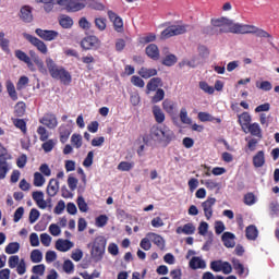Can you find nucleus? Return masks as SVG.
Returning <instances> with one entry per match:
<instances>
[{
	"mask_svg": "<svg viewBox=\"0 0 279 279\" xmlns=\"http://www.w3.org/2000/svg\"><path fill=\"white\" fill-rule=\"evenodd\" d=\"M210 23L218 34H255L257 38H271V35L255 25L234 23L227 17L211 19Z\"/></svg>",
	"mask_w": 279,
	"mask_h": 279,
	"instance_id": "nucleus-1",
	"label": "nucleus"
},
{
	"mask_svg": "<svg viewBox=\"0 0 279 279\" xmlns=\"http://www.w3.org/2000/svg\"><path fill=\"white\" fill-rule=\"evenodd\" d=\"M29 56L41 75H50L52 80H59V82H61V84L64 86H69L71 85V82H73L71 72L64 69V66L58 65V63H56L51 57L46 58L45 65V62L43 59H40L36 51L31 50Z\"/></svg>",
	"mask_w": 279,
	"mask_h": 279,
	"instance_id": "nucleus-2",
	"label": "nucleus"
},
{
	"mask_svg": "<svg viewBox=\"0 0 279 279\" xmlns=\"http://www.w3.org/2000/svg\"><path fill=\"white\" fill-rule=\"evenodd\" d=\"M150 136L151 138H155V141H165L166 143H171L173 140V131L169 130L167 126L160 128L158 125H154L150 129Z\"/></svg>",
	"mask_w": 279,
	"mask_h": 279,
	"instance_id": "nucleus-3",
	"label": "nucleus"
},
{
	"mask_svg": "<svg viewBox=\"0 0 279 279\" xmlns=\"http://www.w3.org/2000/svg\"><path fill=\"white\" fill-rule=\"evenodd\" d=\"M106 245L107 241L102 235H99L94 240L92 246V256L95 258V260H101V258H104V254H106Z\"/></svg>",
	"mask_w": 279,
	"mask_h": 279,
	"instance_id": "nucleus-4",
	"label": "nucleus"
},
{
	"mask_svg": "<svg viewBox=\"0 0 279 279\" xmlns=\"http://www.w3.org/2000/svg\"><path fill=\"white\" fill-rule=\"evenodd\" d=\"M189 25H171L161 32V38H171L173 36H180L186 34Z\"/></svg>",
	"mask_w": 279,
	"mask_h": 279,
	"instance_id": "nucleus-5",
	"label": "nucleus"
},
{
	"mask_svg": "<svg viewBox=\"0 0 279 279\" xmlns=\"http://www.w3.org/2000/svg\"><path fill=\"white\" fill-rule=\"evenodd\" d=\"M189 25H171L161 32V38H171L173 36H180L186 34Z\"/></svg>",
	"mask_w": 279,
	"mask_h": 279,
	"instance_id": "nucleus-6",
	"label": "nucleus"
},
{
	"mask_svg": "<svg viewBox=\"0 0 279 279\" xmlns=\"http://www.w3.org/2000/svg\"><path fill=\"white\" fill-rule=\"evenodd\" d=\"M57 3L62 5L66 12H80L86 8V4L80 0H57Z\"/></svg>",
	"mask_w": 279,
	"mask_h": 279,
	"instance_id": "nucleus-7",
	"label": "nucleus"
},
{
	"mask_svg": "<svg viewBox=\"0 0 279 279\" xmlns=\"http://www.w3.org/2000/svg\"><path fill=\"white\" fill-rule=\"evenodd\" d=\"M81 47L85 51H96V49H99V47H101V40H99L98 37L95 35H89L82 39Z\"/></svg>",
	"mask_w": 279,
	"mask_h": 279,
	"instance_id": "nucleus-8",
	"label": "nucleus"
},
{
	"mask_svg": "<svg viewBox=\"0 0 279 279\" xmlns=\"http://www.w3.org/2000/svg\"><path fill=\"white\" fill-rule=\"evenodd\" d=\"M24 38L33 45V47H36L37 50H39L40 53L44 56H47L49 49L47 48V44L45 41L40 40L38 37L29 35L27 33L24 34Z\"/></svg>",
	"mask_w": 279,
	"mask_h": 279,
	"instance_id": "nucleus-9",
	"label": "nucleus"
},
{
	"mask_svg": "<svg viewBox=\"0 0 279 279\" xmlns=\"http://www.w3.org/2000/svg\"><path fill=\"white\" fill-rule=\"evenodd\" d=\"M35 34H37V36L41 38V40H46V43H51V40H56V38L60 36L58 31H49L43 28H36Z\"/></svg>",
	"mask_w": 279,
	"mask_h": 279,
	"instance_id": "nucleus-10",
	"label": "nucleus"
},
{
	"mask_svg": "<svg viewBox=\"0 0 279 279\" xmlns=\"http://www.w3.org/2000/svg\"><path fill=\"white\" fill-rule=\"evenodd\" d=\"M107 14L109 16V20L113 24L114 32H118V34H123V19H121V16H119V14L113 11H108Z\"/></svg>",
	"mask_w": 279,
	"mask_h": 279,
	"instance_id": "nucleus-11",
	"label": "nucleus"
},
{
	"mask_svg": "<svg viewBox=\"0 0 279 279\" xmlns=\"http://www.w3.org/2000/svg\"><path fill=\"white\" fill-rule=\"evenodd\" d=\"M39 123L46 125L49 130H56L58 128V118L53 113H45Z\"/></svg>",
	"mask_w": 279,
	"mask_h": 279,
	"instance_id": "nucleus-12",
	"label": "nucleus"
},
{
	"mask_svg": "<svg viewBox=\"0 0 279 279\" xmlns=\"http://www.w3.org/2000/svg\"><path fill=\"white\" fill-rule=\"evenodd\" d=\"M215 204H217V198L215 197H208L205 202L202 203V208L207 221L213 219V206H215Z\"/></svg>",
	"mask_w": 279,
	"mask_h": 279,
	"instance_id": "nucleus-13",
	"label": "nucleus"
},
{
	"mask_svg": "<svg viewBox=\"0 0 279 279\" xmlns=\"http://www.w3.org/2000/svg\"><path fill=\"white\" fill-rule=\"evenodd\" d=\"M165 86V83L162 82L161 77H153L148 81L146 85V95H149L150 93H156L158 88H162Z\"/></svg>",
	"mask_w": 279,
	"mask_h": 279,
	"instance_id": "nucleus-14",
	"label": "nucleus"
},
{
	"mask_svg": "<svg viewBox=\"0 0 279 279\" xmlns=\"http://www.w3.org/2000/svg\"><path fill=\"white\" fill-rule=\"evenodd\" d=\"M34 202L37 204L38 208L45 210L47 208V203L51 204V198L45 201V193L43 191H35L32 194Z\"/></svg>",
	"mask_w": 279,
	"mask_h": 279,
	"instance_id": "nucleus-15",
	"label": "nucleus"
},
{
	"mask_svg": "<svg viewBox=\"0 0 279 279\" xmlns=\"http://www.w3.org/2000/svg\"><path fill=\"white\" fill-rule=\"evenodd\" d=\"M15 58L20 60L21 62H24L26 66L29 69V71H36V68L34 66V62H32V58L28 57L27 53L23 50H15Z\"/></svg>",
	"mask_w": 279,
	"mask_h": 279,
	"instance_id": "nucleus-16",
	"label": "nucleus"
},
{
	"mask_svg": "<svg viewBox=\"0 0 279 279\" xmlns=\"http://www.w3.org/2000/svg\"><path fill=\"white\" fill-rule=\"evenodd\" d=\"M60 143L64 144L69 141V136H71L73 129L69 124H61L58 129Z\"/></svg>",
	"mask_w": 279,
	"mask_h": 279,
	"instance_id": "nucleus-17",
	"label": "nucleus"
},
{
	"mask_svg": "<svg viewBox=\"0 0 279 279\" xmlns=\"http://www.w3.org/2000/svg\"><path fill=\"white\" fill-rule=\"evenodd\" d=\"M60 191V181L58 179H50L46 193L49 197H56Z\"/></svg>",
	"mask_w": 279,
	"mask_h": 279,
	"instance_id": "nucleus-18",
	"label": "nucleus"
},
{
	"mask_svg": "<svg viewBox=\"0 0 279 279\" xmlns=\"http://www.w3.org/2000/svg\"><path fill=\"white\" fill-rule=\"evenodd\" d=\"M20 19L24 23H32L34 21V14H32V7L24 5L20 10Z\"/></svg>",
	"mask_w": 279,
	"mask_h": 279,
	"instance_id": "nucleus-19",
	"label": "nucleus"
},
{
	"mask_svg": "<svg viewBox=\"0 0 279 279\" xmlns=\"http://www.w3.org/2000/svg\"><path fill=\"white\" fill-rule=\"evenodd\" d=\"M137 73H138L140 77H143V80H149V78L156 77V75H158V70H156L154 68L142 66Z\"/></svg>",
	"mask_w": 279,
	"mask_h": 279,
	"instance_id": "nucleus-20",
	"label": "nucleus"
},
{
	"mask_svg": "<svg viewBox=\"0 0 279 279\" xmlns=\"http://www.w3.org/2000/svg\"><path fill=\"white\" fill-rule=\"evenodd\" d=\"M197 119H198V121H201L202 123H207V122L213 123L214 121H215L216 123H221L220 118L213 117V114H210V113H208V112H204V111L198 112Z\"/></svg>",
	"mask_w": 279,
	"mask_h": 279,
	"instance_id": "nucleus-21",
	"label": "nucleus"
},
{
	"mask_svg": "<svg viewBox=\"0 0 279 279\" xmlns=\"http://www.w3.org/2000/svg\"><path fill=\"white\" fill-rule=\"evenodd\" d=\"M146 56L151 60H158L160 58V50L156 44H150L146 47Z\"/></svg>",
	"mask_w": 279,
	"mask_h": 279,
	"instance_id": "nucleus-22",
	"label": "nucleus"
},
{
	"mask_svg": "<svg viewBox=\"0 0 279 279\" xmlns=\"http://www.w3.org/2000/svg\"><path fill=\"white\" fill-rule=\"evenodd\" d=\"M71 247H73V242L70 240L59 239L56 242V250H58V252H69Z\"/></svg>",
	"mask_w": 279,
	"mask_h": 279,
	"instance_id": "nucleus-23",
	"label": "nucleus"
},
{
	"mask_svg": "<svg viewBox=\"0 0 279 279\" xmlns=\"http://www.w3.org/2000/svg\"><path fill=\"white\" fill-rule=\"evenodd\" d=\"M236 236L232 232H225L221 236L222 243L225 247H234L236 245V242H234V239Z\"/></svg>",
	"mask_w": 279,
	"mask_h": 279,
	"instance_id": "nucleus-24",
	"label": "nucleus"
},
{
	"mask_svg": "<svg viewBox=\"0 0 279 279\" xmlns=\"http://www.w3.org/2000/svg\"><path fill=\"white\" fill-rule=\"evenodd\" d=\"M253 167L255 169H260V167H265V151L258 150L256 155L253 157Z\"/></svg>",
	"mask_w": 279,
	"mask_h": 279,
	"instance_id": "nucleus-25",
	"label": "nucleus"
},
{
	"mask_svg": "<svg viewBox=\"0 0 279 279\" xmlns=\"http://www.w3.org/2000/svg\"><path fill=\"white\" fill-rule=\"evenodd\" d=\"M245 130H248L252 136H257V138H263V130L260 129V124L254 122L248 124Z\"/></svg>",
	"mask_w": 279,
	"mask_h": 279,
	"instance_id": "nucleus-26",
	"label": "nucleus"
},
{
	"mask_svg": "<svg viewBox=\"0 0 279 279\" xmlns=\"http://www.w3.org/2000/svg\"><path fill=\"white\" fill-rule=\"evenodd\" d=\"M177 234H195V225L192 222L185 223L183 227H178L177 228Z\"/></svg>",
	"mask_w": 279,
	"mask_h": 279,
	"instance_id": "nucleus-27",
	"label": "nucleus"
},
{
	"mask_svg": "<svg viewBox=\"0 0 279 279\" xmlns=\"http://www.w3.org/2000/svg\"><path fill=\"white\" fill-rule=\"evenodd\" d=\"M153 117L156 123H165L166 116L165 111L161 110L160 106L155 105L153 107Z\"/></svg>",
	"mask_w": 279,
	"mask_h": 279,
	"instance_id": "nucleus-28",
	"label": "nucleus"
},
{
	"mask_svg": "<svg viewBox=\"0 0 279 279\" xmlns=\"http://www.w3.org/2000/svg\"><path fill=\"white\" fill-rule=\"evenodd\" d=\"M175 108L177 104L173 100L166 99L162 101V109L167 114H170V117H173L175 114Z\"/></svg>",
	"mask_w": 279,
	"mask_h": 279,
	"instance_id": "nucleus-29",
	"label": "nucleus"
},
{
	"mask_svg": "<svg viewBox=\"0 0 279 279\" xmlns=\"http://www.w3.org/2000/svg\"><path fill=\"white\" fill-rule=\"evenodd\" d=\"M245 236L248 241H256V239H258V229L256 226H248L245 230Z\"/></svg>",
	"mask_w": 279,
	"mask_h": 279,
	"instance_id": "nucleus-30",
	"label": "nucleus"
},
{
	"mask_svg": "<svg viewBox=\"0 0 279 279\" xmlns=\"http://www.w3.org/2000/svg\"><path fill=\"white\" fill-rule=\"evenodd\" d=\"M190 267L191 269H206V262L201 257H192Z\"/></svg>",
	"mask_w": 279,
	"mask_h": 279,
	"instance_id": "nucleus-31",
	"label": "nucleus"
},
{
	"mask_svg": "<svg viewBox=\"0 0 279 279\" xmlns=\"http://www.w3.org/2000/svg\"><path fill=\"white\" fill-rule=\"evenodd\" d=\"M239 123L242 130H245L250 123H252V116L247 111H244L242 114L239 116Z\"/></svg>",
	"mask_w": 279,
	"mask_h": 279,
	"instance_id": "nucleus-32",
	"label": "nucleus"
},
{
	"mask_svg": "<svg viewBox=\"0 0 279 279\" xmlns=\"http://www.w3.org/2000/svg\"><path fill=\"white\" fill-rule=\"evenodd\" d=\"M59 25H61L63 29H71L73 27V19L69 15H61L59 19Z\"/></svg>",
	"mask_w": 279,
	"mask_h": 279,
	"instance_id": "nucleus-33",
	"label": "nucleus"
},
{
	"mask_svg": "<svg viewBox=\"0 0 279 279\" xmlns=\"http://www.w3.org/2000/svg\"><path fill=\"white\" fill-rule=\"evenodd\" d=\"M8 171H10V165H8V159L0 158V180H5Z\"/></svg>",
	"mask_w": 279,
	"mask_h": 279,
	"instance_id": "nucleus-34",
	"label": "nucleus"
},
{
	"mask_svg": "<svg viewBox=\"0 0 279 279\" xmlns=\"http://www.w3.org/2000/svg\"><path fill=\"white\" fill-rule=\"evenodd\" d=\"M7 93L9 94V97H11L12 101L19 100V94L16 93V87H14L13 82L7 83Z\"/></svg>",
	"mask_w": 279,
	"mask_h": 279,
	"instance_id": "nucleus-35",
	"label": "nucleus"
},
{
	"mask_svg": "<svg viewBox=\"0 0 279 279\" xmlns=\"http://www.w3.org/2000/svg\"><path fill=\"white\" fill-rule=\"evenodd\" d=\"M231 263H232L233 269L236 271L238 276H243L245 274V266H243V264L241 263L240 259L233 258L231 260Z\"/></svg>",
	"mask_w": 279,
	"mask_h": 279,
	"instance_id": "nucleus-36",
	"label": "nucleus"
},
{
	"mask_svg": "<svg viewBox=\"0 0 279 279\" xmlns=\"http://www.w3.org/2000/svg\"><path fill=\"white\" fill-rule=\"evenodd\" d=\"M25 110H27V105L24 101H19L14 107L15 117H23L25 114Z\"/></svg>",
	"mask_w": 279,
	"mask_h": 279,
	"instance_id": "nucleus-37",
	"label": "nucleus"
},
{
	"mask_svg": "<svg viewBox=\"0 0 279 279\" xmlns=\"http://www.w3.org/2000/svg\"><path fill=\"white\" fill-rule=\"evenodd\" d=\"M19 250H21V244L19 242H11L5 246L4 252L5 254H17Z\"/></svg>",
	"mask_w": 279,
	"mask_h": 279,
	"instance_id": "nucleus-38",
	"label": "nucleus"
},
{
	"mask_svg": "<svg viewBox=\"0 0 279 279\" xmlns=\"http://www.w3.org/2000/svg\"><path fill=\"white\" fill-rule=\"evenodd\" d=\"M165 99V89L158 88L151 97V104H160Z\"/></svg>",
	"mask_w": 279,
	"mask_h": 279,
	"instance_id": "nucleus-39",
	"label": "nucleus"
},
{
	"mask_svg": "<svg viewBox=\"0 0 279 279\" xmlns=\"http://www.w3.org/2000/svg\"><path fill=\"white\" fill-rule=\"evenodd\" d=\"M177 62L178 57H175V54H168L162 59L161 64H163V66H173Z\"/></svg>",
	"mask_w": 279,
	"mask_h": 279,
	"instance_id": "nucleus-40",
	"label": "nucleus"
},
{
	"mask_svg": "<svg viewBox=\"0 0 279 279\" xmlns=\"http://www.w3.org/2000/svg\"><path fill=\"white\" fill-rule=\"evenodd\" d=\"M13 124L15 125V128H17V130H21L23 134H27V122H25V120L15 119L13 121Z\"/></svg>",
	"mask_w": 279,
	"mask_h": 279,
	"instance_id": "nucleus-41",
	"label": "nucleus"
},
{
	"mask_svg": "<svg viewBox=\"0 0 279 279\" xmlns=\"http://www.w3.org/2000/svg\"><path fill=\"white\" fill-rule=\"evenodd\" d=\"M0 47L2 51L10 52V40L5 39V34L0 32Z\"/></svg>",
	"mask_w": 279,
	"mask_h": 279,
	"instance_id": "nucleus-42",
	"label": "nucleus"
},
{
	"mask_svg": "<svg viewBox=\"0 0 279 279\" xmlns=\"http://www.w3.org/2000/svg\"><path fill=\"white\" fill-rule=\"evenodd\" d=\"M32 263H43V252L40 250L35 248L31 253Z\"/></svg>",
	"mask_w": 279,
	"mask_h": 279,
	"instance_id": "nucleus-43",
	"label": "nucleus"
},
{
	"mask_svg": "<svg viewBox=\"0 0 279 279\" xmlns=\"http://www.w3.org/2000/svg\"><path fill=\"white\" fill-rule=\"evenodd\" d=\"M37 134L39 135V141L43 143L49 140V132L43 125L38 126Z\"/></svg>",
	"mask_w": 279,
	"mask_h": 279,
	"instance_id": "nucleus-44",
	"label": "nucleus"
},
{
	"mask_svg": "<svg viewBox=\"0 0 279 279\" xmlns=\"http://www.w3.org/2000/svg\"><path fill=\"white\" fill-rule=\"evenodd\" d=\"M131 84H133V86H136L137 88H145V81L142 76L133 75L131 77Z\"/></svg>",
	"mask_w": 279,
	"mask_h": 279,
	"instance_id": "nucleus-45",
	"label": "nucleus"
},
{
	"mask_svg": "<svg viewBox=\"0 0 279 279\" xmlns=\"http://www.w3.org/2000/svg\"><path fill=\"white\" fill-rule=\"evenodd\" d=\"M153 243L159 247V250H165V239L156 233H153Z\"/></svg>",
	"mask_w": 279,
	"mask_h": 279,
	"instance_id": "nucleus-46",
	"label": "nucleus"
},
{
	"mask_svg": "<svg viewBox=\"0 0 279 279\" xmlns=\"http://www.w3.org/2000/svg\"><path fill=\"white\" fill-rule=\"evenodd\" d=\"M76 204H77L78 210H81V213H88V204H86L84 196H78Z\"/></svg>",
	"mask_w": 279,
	"mask_h": 279,
	"instance_id": "nucleus-47",
	"label": "nucleus"
},
{
	"mask_svg": "<svg viewBox=\"0 0 279 279\" xmlns=\"http://www.w3.org/2000/svg\"><path fill=\"white\" fill-rule=\"evenodd\" d=\"M71 143L73 145V147H75L76 149H80L83 145L82 143V136L77 133H74L72 136H71Z\"/></svg>",
	"mask_w": 279,
	"mask_h": 279,
	"instance_id": "nucleus-48",
	"label": "nucleus"
},
{
	"mask_svg": "<svg viewBox=\"0 0 279 279\" xmlns=\"http://www.w3.org/2000/svg\"><path fill=\"white\" fill-rule=\"evenodd\" d=\"M34 186H43L45 184V177L40 172L34 173Z\"/></svg>",
	"mask_w": 279,
	"mask_h": 279,
	"instance_id": "nucleus-49",
	"label": "nucleus"
},
{
	"mask_svg": "<svg viewBox=\"0 0 279 279\" xmlns=\"http://www.w3.org/2000/svg\"><path fill=\"white\" fill-rule=\"evenodd\" d=\"M106 23H107V20L105 17L95 19V26L97 27V29H99V32H105L107 27Z\"/></svg>",
	"mask_w": 279,
	"mask_h": 279,
	"instance_id": "nucleus-50",
	"label": "nucleus"
},
{
	"mask_svg": "<svg viewBox=\"0 0 279 279\" xmlns=\"http://www.w3.org/2000/svg\"><path fill=\"white\" fill-rule=\"evenodd\" d=\"M199 88H201V90H204V93H207V95L215 94V87L208 85V83H206L204 81L199 82Z\"/></svg>",
	"mask_w": 279,
	"mask_h": 279,
	"instance_id": "nucleus-51",
	"label": "nucleus"
},
{
	"mask_svg": "<svg viewBox=\"0 0 279 279\" xmlns=\"http://www.w3.org/2000/svg\"><path fill=\"white\" fill-rule=\"evenodd\" d=\"M56 147V142L53 140H46V142L41 145V148L46 154H49V151H52L53 148Z\"/></svg>",
	"mask_w": 279,
	"mask_h": 279,
	"instance_id": "nucleus-52",
	"label": "nucleus"
},
{
	"mask_svg": "<svg viewBox=\"0 0 279 279\" xmlns=\"http://www.w3.org/2000/svg\"><path fill=\"white\" fill-rule=\"evenodd\" d=\"M29 84V77L27 76H21L17 81L16 84V89L17 90H23V88H25V86H27Z\"/></svg>",
	"mask_w": 279,
	"mask_h": 279,
	"instance_id": "nucleus-53",
	"label": "nucleus"
},
{
	"mask_svg": "<svg viewBox=\"0 0 279 279\" xmlns=\"http://www.w3.org/2000/svg\"><path fill=\"white\" fill-rule=\"evenodd\" d=\"M134 169V163L128 162V161H121L118 165V170L119 171H132Z\"/></svg>",
	"mask_w": 279,
	"mask_h": 279,
	"instance_id": "nucleus-54",
	"label": "nucleus"
},
{
	"mask_svg": "<svg viewBox=\"0 0 279 279\" xmlns=\"http://www.w3.org/2000/svg\"><path fill=\"white\" fill-rule=\"evenodd\" d=\"M203 34H206L207 36H219V32L217 31V28H215V26H205L202 29Z\"/></svg>",
	"mask_w": 279,
	"mask_h": 279,
	"instance_id": "nucleus-55",
	"label": "nucleus"
},
{
	"mask_svg": "<svg viewBox=\"0 0 279 279\" xmlns=\"http://www.w3.org/2000/svg\"><path fill=\"white\" fill-rule=\"evenodd\" d=\"M244 204L246 206H254V204H256V196L254 193H247L244 195Z\"/></svg>",
	"mask_w": 279,
	"mask_h": 279,
	"instance_id": "nucleus-56",
	"label": "nucleus"
},
{
	"mask_svg": "<svg viewBox=\"0 0 279 279\" xmlns=\"http://www.w3.org/2000/svg\"><path fill=\"white\" fill-rule=\"evenodd\" d=\"M180 121L182 123L191 124V118H189V111H186V108H182L180 110Z\"/></svg>",
	"mask_w": 279,
	"mask_h": 279,
	"instance_id": "nucleus-57",
	"label": "nucleus"
},
{
	"mask_svg": "<svg viewBox=\"0 0 279 279\" xmlns=\"http://www.w3.org/2000/svg\"><path fill=\"white\" fill-rule=\"evenodd\" d=\"M40 218V211H38V209L33 208L29 211V223H36V221H38V219Z\"/></svg>",
	"mask_w": 279,
	"mask_h": 279,
	"instance_id": "nucleus-58",
	"label": "nucleus"
},
{
	"mask_svg": "<svg viewBox=\"0 0 279 279\" xmlns=\"http://www.w3.org/2000/svg\"><path fill=\"white\" fill-rule=\"evenodd\" d=\"M95 158V151L90 150L83 161V167H93V159Z\"/></svg>",
	"mask_w": 279,
	"mask_h": 279,
	"instance_id": "nucleus-59",
	"label": "nucleus"
},
{
	"mask_svg": "<svg viewBox=\"0 0 279 279\" xmlns=\"http://www.w3.org/2000/svg\"><path fill=\"white\" fill-rule=\"evenodd\" d=\"M108 223V216L100 215L96 218L97 228H104Z\"/></svg>",
	"mask_w": 279,
	"mask_h": 279,
	"instance_id": "nucleus-60",
	"label": "nucleus"
},
{
	"mask_svg": "<svg viewBox=\"0 0 279 279\" xmlns=\"http://www.w3.org/2000/svg\"><path fill=\"white\" fill-rule=\"evenodd\" d=\"M20 263H21V259L19 258V255H12L11 257H9L10 269L16 268V266H19Z\"/></svg>",
	"mask_w": 279,
	"mask_h": 279,
	"instance_id": "nucleus-61",
	"label": "nucleus"
},
{
	"mask_svg": "<svg viewBox=\"0 0 279 279\" xmlns=\"http://www.w3.org/2000/svg\"><path fill=\"white\" fill-rule=\"evenodd\" d=\"M45 264L36 265L32 268L33 274H36L37 276H45Z\"/></svg>",
	"mask_w": 279,
	"mask_h": 279,
	"instance_id": "nucleus-62",
	"label": "nucleus"
},
{
	"mask_svg": "<svg viewBox=\"0 0 279 279\" xmlns=\"http://www.w3.org/2000/svg\"><path fill=\"white\" fill-rule=\"evenodd\" d=\"M222 265H223V262L221 259L214 260V262L210 263V269L213 271L219 272V271H221Z\"/></svg>",
	"mask_w": 279,
	"mask_h": 279,
	"instance_id": "nucleus-63",
	"label": "nucleus"
},
{
	"mask_svg": "<svg viewBox=\"0 0 279 279\" xmlns=\"http://www.w3.org/2000/svg\"><path fill=\"white\" fill-rule=\"evenodd\" d=\"M269 210H270L271 215H278V213H279V203H278V201L270 202Z\"/></svg>",
	"mask_w": 279,
	"mask_h": 279,
	"instance_id": "nucleus-64",
	"label": "nucleus"
}]
</instances>
